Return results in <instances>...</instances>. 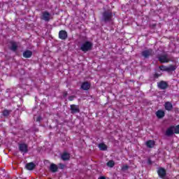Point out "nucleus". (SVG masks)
<instances>
[{
    "mask_svg": "<svg viewBox=\"0 0 179 179\" xmlns=\"http://www.w3.org/2000/svg\"><path fill=\"white\" fill-rule=\"evenodd\" d=\"M90 84L87 82H85L81 85V89H83V90H89V89H90Z\"/></svg>",
    "mask_w": 179,
    "mask_h": 179,
    "instance_id": "4468645a",
    "label": "nucleus"
},
{
    "mask_svg": "<svg viewBox=\"0 0 179 179\" xmlns=\"http://www.w3.org/2000/svg\"><path fill=\"white\" fill-rule=\"evenodd\" d=\"M174 134V126H171L166 129V136H171Z\"/></svg>",
    "mask_w": 179,
    "mask_h": 179,
    "instance_id": "f8f14e48",
    "label": "nucleus"
},
{
    "mask_svg": "<svg viewBox=\"0 0 179 179\" xmlns=\"http://www.w3.org/2000/svg\"><path fill=\"white\" fill-rule=\"evenodd\" d=\"M147 148H155V141L149 140L145 143Z\"/></svg>",
    "mask_w": 179,
    "mask_h": 179,
    "instance_id": "a211bd4d",
    "label": "nucleus"
},
{
    "mask_svg": "<svg viewBox=\"0 0 179 179\" xmlns=\"http://www.w3.org/2000/svg\"><path fill=\"white\" fill-rule=\"evenodd\" d=\"M104 22H110L113 19V13L111 11H105L103 14Z\"/></svg>",
    "mask_w": 179,
    "mask_h": 179,
    "instance_id": "20e7f679",
    "label": "nucleus"
},
{
    "mask_svg": "<svg viewBox=\"0 0 179 179\" xmlns=\"http://www.w3.org/2000/svg\"><path fill=\"white\" fill-rule=\"evenodd\" d=\"M59 38L61 40H66L68 38V33L66 31L62 30L59 32Z\"/></svg>",
    "mask_w": 179,
    "mask_h": 179,
    "instance_id": "0eeeda50",
    "label": "nucleus"
},
{
    "mask_svg": "<svg viewBox=\"0 0 179 179\" xmlns=\"http://www.w3.org/2000/svg\"><path fill=\"white\" fill-rule=\"evenodd\" d=\"M157 173L161 178H164V177H166V169H165L160 168L157 171Z\"/></svg>",
    "mask_w": 179,
    "mask_h": 179,
    "instance_id": "9b49d317",
    "label": "nucleus"
},
{
    "mask_svg": "<svg viewBox=\"0 0 179 179\" xmlns=\"http://www.w3.org/2000/svg\"><path fill=\"white\" fill-rule=\"evenodd\" d=\"M24 58H30L33 55L31 50H26L22 54Z\"/></svg>",
    "mask_w": 179,
    "mask_h": 179,
    "instance_id": "ddd939ff",
    "label": "nucleus"
},
{
    "mask_svg": "<svg viewBox=\"0 0 179 179\" xmlns=\"http://www.w3.org/2000/svg\"><path fill=\"white\" fill-rule=\"evenodd\" d=\"M42 20H45V22H50L52 17H51V14L48 13V11H44L42 13V15L41 17Z\"/></svg>",
    "mask_w": 179,
    "mask_h": 179,
    "instance_id": "39448f33",
    "label": "nucleus"
},
{
    "mask_svg": "<svg viewBox=\"0 0 179 179\" xmlns=\"http://www.w3.org/2000/svg\"><path fill=\"white\" fill-rule=\"evenodd\" d=\"M115 163L113 160H110L107 162L106 165L108 167H114Z\"/></svg>",
    "mask_w": 179,
    "mask_h": 179,
    "instance_id": "5701e85b",
    "label": "nucleus"
},
{
    "mask_svg": "<svg viewBox=\"0 0 179 179\" xmlns=\"http://www.w3.org/2000/svg\"><path fill=\"white\" fill-rule=\"evenodd\" d=\"M3 115H9V111L8 110H4L3 112Z\"/></svg>",
    "mask_w": 179,
    "mask_h": 179,
    "instance_id": "a878e982",
    "label": "nucleus"
},
{
    "mask_svg": "<svg viewBox=\"0 0 179 179\" xmlns=\"http://www.w3.org/2000/svg\"><path fill=\"white\" fill-rule=\"evenodd\" d=\"M11 46L10 49L12 51H16L17 50V43L16 42H10Z\"/></svg>",
    "mask_w": 179,
    "mask_h": 179,
    "instance_id": "aec40b11",
    "label": "nucleus"
},
{
    "mask_svg": "<svg viewBox=\"0 0 179 179\" xmlns=\"http://www.w3.org/2000/svg\"><path fill=\"white\" fill-rule=\"evenodd\" d=\"M174 134H179V124L173 128Z\"/></svg>",
    "mask_w": 179,
    "mask_h": 179,
    "instance_id": "b1692460",
    "label": "nucleus"
},
{
    "mask_svg": "<svg viewBox=\"0 0 179 179\" xmlns=\"http://www.w3.org/2000/svg\"><path fill=\"white\" fill-rule=\"evenodd\" d=\"M50 171L52 173H57L58 171V166L55 164H52L50 165Z\"/></svg>",
    "mask_w": 179,
    "mask_h": 179,
    "instance_id": "6ab92c4d",
    "label": "nucleus"
},
{
    "mask_svg": "<svg viewBox=\"0 0 179 179\" xmlns=\"http://www.w3.org/2000/svg\"><path fill=\"white\" fill-rule=\"evenodd\" d=\"M152 52H153V50H152L151 49L144 50L142 52V55L143 57H144V58H149V57L152 55Z\"/></svg>",
    "mask_w": 179,
    "mask_h": 179,
    "instance_id": "9d476101",
    "label": "nucleus"
},
{
    "mask_svg": "<svg viewBox=\"0 0 179 179\" xmlns=\"http://www.w3.org/2000/svg\"><path fill=\"white\" fill-rule=\"evenodd\" d=\"M158 59L161 64H167L171 61L168 55H162L158 57Z\"/></svg>",
    "mask_w": 179,
    "mask_h": 179,
    "instance_id": "f03ea898",
    "label": "nucleus"
},
{
    "mask_svg": "<svg viewBox=\"0 0 179 179\" xmlns=\"http://www.w3.org/2000/svg\"><path fill=\"white\" fill-rule=\"evenodd\" d=\"M62 159L64 161L69 160V159H71V155L69 153H68V152H64L62 155Z\"/></svg>",
    "mask_w": 179,
    "mask_h": 179,
    "instance_id": "f3484780",
    "label": "nucleus"
},
{
    "mask_svg": "<svg viewBox=\"0 0 179 179\" xmlns=\"http://www.w3.org/2000/svg\"><path fill=\"white\" fill-rule=\"evenodd\" d=\"M34 167H36V165H34V163L30 162L29 164H27L26 168L27 170H34Z\"/></svg>",
    "mask_w": 179,
    "mask_h": 179,
    "instance_id": "412c9836",
    "label": "nucleus"
},
{
    "mask_svg": "<svg viewBox=\"0 0 179 179\" xmlns=\"http://www.w3.org/2000/svg\"><path fill=\"white\" fill-rule=\"evenodd\" d=\"M165 114L166 113H164V111L162 110H159L156 112V115H157V118H159V119L163 118V117H164Z\"/></svg>",
    "mask_w": 179,
    "mask_h": 179,
    "instance_id": "dca6fc26",
    "label": "nucleus"
},
{
    "mask_svg": "<svg viewBox=\"0 0 179 179\" xmlns=\"http://www.w3.org/2000/svg\"><path fill=\"white\" fill-rule=\"evenodd\" d=\"M99 179H106V178H104V177H100Z\"/></svg>",
    "mask_w": 179,
    "mask_h": 179,
    "instance_id": "c85d7f7f",
    "label": "nucleus"
},
{
    "mask_svg": "<svg viewBox=\"0 0 179 179\" xmlns=\"http://www.w3.org/2000/svg\"><path fill=\"white\" fill-rule=\"evenodd\" d=\"M40 120H41V117H38L36 120V121H40Z\"/></svg>",
    "mask_w": 179,
    "mask_h": 179,
    "instance_id": "cd10ccee",
    "label": "nucleus"
},
{
    "mask_svg": "<svg viewBox=\"0 0 179 179\" xmlns=\"http://www.w3.org/2000/svg\"><path fill=\"white\" fill-rule=\"evenodd\" d=\"M19 149L22 153H27L29 150L27 149V145L21 143L19 145Z\"/></svg>",
    "mask_w": 179,
    "mask_h": 179,
    "instance_id": "6e6552de",
    "label": "nucleus"
},
{
    "mask_svg": "<svg viewBox=\"0 0 179 179\" xmlns=\"http://www.w3.org/2000/svg\"><path fill=\"white\" fill-rule=\"evenodd\" d=\"M165 110L167 111H171L173 110V104L171 102H166L164 104Z\"/></svg>",
    "mask_w": 179,
    "mask_h": 179,
    "instance_id": "2eb2a0df",
    "label": "nucleus"
},
{
    "mask_svg": "<svg viewBox=\"0 0 179 179\" xmlns=\"http://www.w3.org/2000/svg\"><path fill=\"white\" fill-rule=\"evenodd\" d=\"M60 166H64V165H62V164H60Z\"/></svg>",
    "mask_w": 179,
    "mask_h": 179,
    "instance_id": "c756f323",
    "label": "nucleus"
},
{
    "mask_svg": "<svg viewBox=\"0 0 179 179\" xmlns=\"http://www.w3.org/2000/svg\"><path fill=\"white\" fill-rule=\"evenodd\" d=\"M98 146L100 150H107V145L103 143H99Z\"/></svg>",
    "mask_w": 179,
    "mask_h": 179,
    "instance_id": "4be33fe9",
    "label": "nucleus"
},
{
    "mask_svg": "<svg viewBox=\"0 0 179 179\" xmlns=\"http://www.w3.org/2000/svg\"><path fill=\"white\" fill-rule=\"evenodd\" d=\"M128 169H129V166H128V165H123L122 167V170H123V171L128 170Z\"/></svg>",
    "mask_w": 179,
    "mask_h": 179,
    "instance_id": "393cba45",
    "label": "nucleus"
},
{
    "mask_svg": "<svg viewBox=\"0 0 179 179\" xmlns=\"http://www.w3.org/2000/svg\"><path fill=\"white\" fill-rule=\"evenodd\" d=\"M93 48V43L90 41H85L82 43L80 46V50L83 52H87V51H90Z\"/></svg>",
    "mask_w": 179,
    "mask_h": 179,
    "instance_id": "f257e3e1",
    "label": "nucleus"
},
{
    "mask_svg": "<svg viewBox=\"0 0 179 179\" xmlns=\"http://www.w3.org/2000/svg\"><path fill=\"white\" fill-rule=\"evenodd\" d=\"M73 99H75L74 96H71L69 97V101H73Z\"/></svg>",
    "mask_w": 179,
    "mask_h": 179,
    "instance_id": "bb28decb",
    "label": "nucleus"
},
{
    "mask_svg": "<svg viewBox=\"0 0 179 179\" xmlns=\"http://www.w3.org/2000/svg\"><path fill=\"white\" fill-rule=\"evenodd\" d=\"M159 69L166 72H171V71H176V69H177V66L174 65H170L169 66L162 65L159 66Z\"/></svg>",
    "mask_w": 179,
    "mask_h": 179,
    "instance_id": "7ed1b4c3",
    "label": "nucleus"
},
{
    "mask_svg": "<svg viewBox=\"0 0 179 179\" xmlns=\"http://www.w3.org/2000/svg\"><path fill=\"white\" fill-rule=\"evenodd\" d=\"M157 85H158L159 89H162V90L167 89V87L169 86L167 83H166L165 81H161V82L158 83Z\"/></svg>",
    "mask_w": 179,
    "mask_h": 179,
    "instance_id": "1a4fd4ad",
    "label": "nucleus"
},
{
    "mask_svg": "<svg viewBox=\"0 0 179 179\" xmlns=\"http://www.w3.org/2000/svg\"><path fill=\"white\" fill-rule=\"evenodd\" d=\"M70 110L71 111V114H76L78 113H80V109L79 108V106L73 104L70 106Z\"/></svg>",
    "mask_w": 179,
    "mask_h": 179,
    "instance_id": "423d86ee",
    "label": "nucleus"
}]
</instances>
